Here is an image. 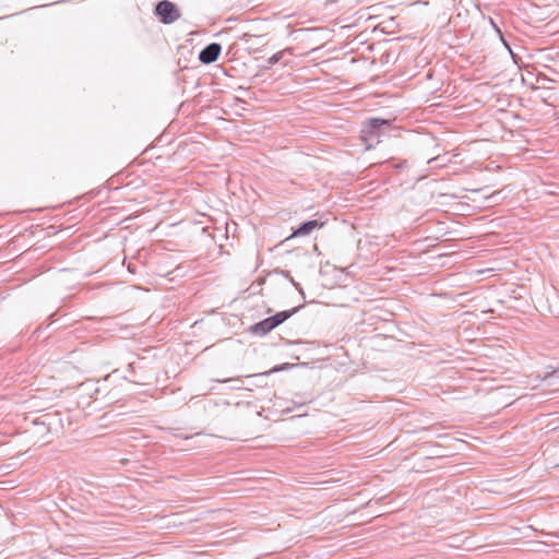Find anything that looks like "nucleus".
Instances as JSON below:
<instances>
[{"instance_id": "obj_1", "label": "nucleus", "mask_w": 559, "mask_h": 559, "mask_svg": "<svg viewBox=\"0 0 559 559\" xmlns=\"http://www.w3.org/2000/svg\"><path fill=\"white\" fill-rule=\"evenodd\" d=\"M155 13L164 24H170L180 17V12L175 3L168 0L159 1L155 7Z\"/></svg>"}, {"instance_id": "obj_2", "label": "nucleus", "mask_w": 559, "mask_h": 559, "mask_svg": "<svg viewBox=\"0 0 559 559\" xmlns=\"http://www.w3.org/2000/svg\"><path fill=\"white\" fill-rule=\"evenodd\" d=\"M222 51V46L217 43H212L204 47L199 55V59L204 64H210L216 61Z\"/></svg>"}, {"instance_id": "obj_3", "label": "nucleus", "mask_w": 559, "mask_h": 559, "mask_svg": "<svg viewBox=\"0 0 559 559\" xmlns=\"http://www.w3.org/2000/svg\"><path fill=\"white\" fill-rule=\"evenodd\" d=\"M323 223L319 222L318 219H311L301 223L298 228H296L293 233V237H300V236H308L310 235L316 228L322 227Z\"/></svg>"}, {"instance_id": "obj_4", "label": "nucleus", "mask_w": 559, "mask_h": 559, "mask_svg": "<svg viewBox=\"0 0 559 559\" xmlns=\"http://www.w3.org/2000/svg\"><path fill=\"white\" fill-rule=\"evenodd\" d=\"M383 127H389V121L388 120L379 119V118H372V119L369 120L368 126L366 127V129H364V132L369 134V135H371V136L379 138L381 129Z\"/></svg>"}, {"instance_id": "obj_5", "label": "nucleus", "mask_w": 559, "mask_h": 559, "mask_svg": "<svg viewBox=\"0 0 559 559\" xmlns=\"http://www.w3.org/2000/svg\"><path fill=\"white\" fill-rule=\"evenodd\" d=\"M276 326L270 318H266L251 326V332L254 335L263 336L274 330Z\"/></svg>"}, {"instance_id": "obj_6", "label": "nucleus", "mask_w": 559, "mask_h": 559, "mask_svg": "<svg viewBox=\"0 0 559 559\" xmlns=\"http://www.w3.org/2000/svg\"><path fill=\"white\" fill-rule=\"evenodd\" d=\"M298 309H299V307L293 308L292 310L281 311L272 317H269V318L272 320V322L275 326H278L280 324L285 322L287 319H289L294 313H296L298 311Z\"/></svg>"}, {"instance_id": "obj_7", "label": "nucleus", "mask_w": 559, "mask_h": 559, "mask_svg": "<svg viewBox=\"0 0 559 559\" xmlns=\"http://www.w3.org/2000/svg\"><path fill=\"white\" fill-rule=\"evenodd\" d=\"M283 55H284V51H278V52L274 53L271 58H269L267 63L270 66L276 64L282 59Z\"/></svg>"}, {"instance_id": "obj_8", "label": "nucleus", "mask_w": 559, "mask_h": 559, "mask_svg": "<svg viewBox=\"0 0 559 559\" xmlns=\"http://www.w3.org/2000/svg\"><path fill=\"white\" fill-rule=\"evenodd\" d=\"M441 159L442 158L440 156H437V157L428 159V164H431L433 167H441V166H443V164L441 163Z\"/></svg>"}, {"instance_id": "obj_9", "label": "nucleus", "mask_w": 559, "mask_h": 559, "mask_svg": "<svg viewBox=\"0 0 559 559\" xmlns=\"http://www.w3.org/2000/svg\"><path fill=\"white\" fill-rule=\"evenodd\" d=\"M500 194V192H492L488 195H484L485 199L489 200V201H492L493 203H496L498 201V195Z\"/></svg>"}, {"instance_id": "obj_10", "label": "nucleus", "mask_w": 559, "mask_h": 559, "mask_svg": "<svg viewBox=\"0 0 559 559\" xmlns=\"http://www.w3.org/2000/svg\"><path fill=\"white\" fill-rule=\"evenodd\" d=\"M290 282H292V284H293L296 288H298L299 290H301V288L299 287V284H298V283H296L293 278L290 280Z\"/></svg>"}, {"instance_id": "obj_11", "label": "nucleus", "mask_w": 559, "mask_h": 559, "mask_svg": "<svg viewBox=\"0 0 559 559\" xmlns=\"http://www.w3.org/2000/svg\"><path fill=\"white\" fill-rule=\"evenodd\" d=\"M484 190H485V189H476V190H474V192H475V193H480V192H483Z\"/></svg>"}, {"instance_id": "obj_12", "label": "nucleus", "mask_w": 559, "mask_h": 559, "mask_svg": "<svg viewBox=\"0 0 559 559\" xmlns=\"http://www.w3.org/2000/svg\"><path fill=\"white\" fill-rule=\"evenodd\" d=\"M128 270H129L130 272H133V267H131L130 265L128 266Z\"/></svg>"}, {"instance_id": "obj_13", "label": "nucleus", "mask_w": 559, "mask_h": 559, "mask_svg": "<svg viewBox=\"0 0 559 559\" xmlns=\"http://www.w3.org/2000/svg\"><path fill=\"white\" fill-rule=\"evenodd\" d=\"M128 270H129L130 272H133V267H131L130 265L128 266Z\"/></svg>"}]
</instances>
